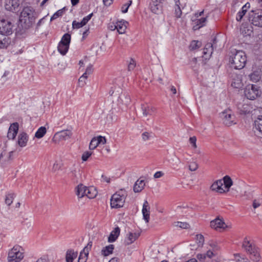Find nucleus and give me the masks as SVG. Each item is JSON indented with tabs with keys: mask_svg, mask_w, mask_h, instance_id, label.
<instances>
[{
	"mask_svg": "<svg viewBox=\"0 0 262 262\" xmlns=\"http://www.w3.org/2000/svg\"><path fill=\"white\" fill-rule=\"evenodd\" d=\"M83 25L81 23V22H78L76 20H74L72 23V27L73 29H79L82 27Z\"/></svg>",
	"mask_w": 262,
	"mask_h": 262,
	"instance_id": "52",
	"label": "nucleus"
},
{
	"mask_svg": "<svg viewBox=\"0 0 262 262\" xmlns=\"http://www.w3.org/2000/svg\"><path fill=\"white\" fill-rule=\"evenodd\" d=\"M149 134L148 132H144L142 134V138L144 141H147L149 139Z\"/></svg>",
	"mask_w": 262,
	"mask_h": 262,
	"instance_id": "59",
	"label": "nucleus"
},
{
	"mask_svg": "<svg viewBox=\"0 0 262 262\" xmlns=\"http://www.w3.org/2000/svg\"><path fill=\"white\" fill-rule=\"evenodd\" d=\"M24 257L22 248L18 245H15L9 251L8 260L9 262H20Z\"/></svg>",
	"mask_w": 262,
	"mask_h": 262,
	"instance_id": "4",
	"label": "nucleus"
},
{
	"mask_svg": "<svg viewBox=\"0 0 262 262\" xmlns=\"http://www.w3.org/2000/svg\"><path fill=\"white\" fill-rule=\"evenodd\" d=\"M126 194L125 190L121 189L114 193L111 197V206L113 208L122 207L124 204Z\"/></svg>",
	"mask_w": 262,
	"mask_h": 262,
	"instance_id": "3",
	"label": "nucleus"
},
{
	"mask_svg": "<svg viewBox=\"0 0 262 262\" xmlns=\"http://www.w3.org/2000/svg\"><path fill=\"white\" fill-rule=\"evenodd\" d=\"M120 229L118 227H116L110 233L108 237V242L112 243L115 242L120 235Z\"/></svg>",
	"mask_w": 262,
	"mask_h": 262,
	"instance_id": "24",
	"label": "nucleus"
},
{
	"mask_svg": "<svg viewBox=\"0 0 262 262\" xmlns=\"http://www.w3.org/2000/svg\"><path fill=\"white\" fill-rule=\"evenodd\" d=\"M34 10L31 7H25L23 8L19 16V21L24 25L25 28H30L34 21Z\"/></svg>",
	"mask_w": 262,
	"mask_h": 262,
	"instance_id": "2",
	"label": "nucleus"
},
{
	"mask_svg": "<svg viewBox=\"0 0 262 262\" xmlns=\"http://www.w3.org/2000/svg\"><path fill=\"white\" fill-rule=\"evenodd\" d=\"M127 24V21L121 20L116 23L114 25L115 29H116L120 34H123L125 32L126 29V24Z\"/></svg>",
	"mask_w": 262,
	"mask_h": 262,
	"instance_id": "25",
	"label": "nucleus"
},
{
	"mask_svg": "<svg viewBox=\"0 0 262 262\" xmlns=\"http://www.w3.org/2000/svg\"><path fill=\"white\" fill-rule=\"evenodd\" d=\"M110 93L111 96L118 97L121 100L123 104L125 106H128L130 102V98L129 95H125V94L120 95V90L117 88L116 90H111Z\"/></svg>",
	"mask_w": 262,
	"mask_h": 262,
	"instance_id": "9",
	"label": "nucleus"
},
{
	"mask_svg": "<svg viewBox=\"0 0 262 262\" xmlns=\"http://www.w3.org/2000/svg\"><path fill=\"white\" fill-rule=\"evenodd\" d=\"M114 249V246L113 245H110L106 246L102 250V254L106 256L113 253Z\"/></svg>",
	"mask_w": 262,
	"mask_h": 262,
	"instance_id": "37",
	"label": "nucleus"
},
{
	"mask_svg": "<svg viewBox=\"0 0 262 262\" xmlns=\"http://www.w3.org/2000/svg\"><path fill=\"white\" fill-rule=\"evenodd\" d=\"M71 39V35L69 33L64 34L60 42H62V43H64L66 45L70 46Z\"/></svg>",
	"mask_w": 262,
	"mask_h": 262,
	"instance_id": "39",
	"label": "nucleus"
},
{
	"mask_svg": "<svg viewBox=\"0 0 262 262\" xmlns=\"http://www.w3.org/2000/svg\"><path fill=\"white\" fill-rule=\"evenodd\" d=\"M88 78V76L83 74L78 79V85L80 87H83L86 84L85 80Z\"/></svg>",
	"mask_w": 262,
	"mask_h": 262,
	"instance_id": "45",
	"label": "nucleus"
},
{
	"mask_svg": "<svg viewBox=\"0 0 262 262\" xmlns=\"http://www.w3.org/2000/svg\"><path fill=\"white\" fill-rule=\"evenodd\" d=\"M132 3V1H129L128 2V3L125 4L123 5L121 8V11L122 13H126L127 12L128 9L129 7L131 5Z\"/></svg>",
	"mask_w": 262,
	"mask_h": 262,
	"instance_id": "49",
	"label": "nucleus"
},
{
	"mask_svg": "<svg viewBox=\"0 0 262 262\" xmlns=\"http://www.w3.org/2000/svg\"><path fill=\"white\" fill-rule=\"evenodd\" d=\"M242 247L248 254L258 248L254 244L248 240L247 237L244 238L242 244Z\"/></svg>",
	"mask_w": 262,
	"mask_h": 262,
	"instance_id": "13",
	"label": "nucleus"
},
{
	"mask_svg": "<svg viewBox=\"0 0 262 262\" xmlns=\"http://www.w3.org/2000/svg\"><path fill=\"white\" fill-rule=\"evenodd\" d=\"M229 61L231 67L235 69H243L246 64L247 57L245 53L242 50H235L232 52Z\"/></svg>",
	"mask_w": 262,
	"mask_h": 262,
	"instance_id": "1",
	"label": "nucleus"
},
{
	"mask_svg": "<svg viewBox=\"0 0 262 262\" xmlns=\"http://www.w3.org/2000/svg\"><path fill=\"white\" fill-rule=\"evenodd\" d=\"M19 5V0H6L5 6L7 10L13 11L16 10Z\"/></svg>",
	"mask_w": 262,
	"mask_h": 262,
	"instance_id": "12",
	"label": "nucleus"
},
{
	"mask_svg": "<svg viewBox=\"0 0 262 262\" xmlns=\"http://www.w3.org/2000/svg\"><path fill=\"white\" fill-rule=\"evenodd\" d=\"M174 226L183 229H188L190 225L186 222H177L174 223Z\"/></svg>",
	"mask_w": 262,
	"mask_h": 262,
	"instance_id": "43",
	"label": "nucleus"
},
{
	"mask_svg": "<svg viewBox=\"0 0 262 262\" xmlns=\"http://www.w3.org/2000/svg\"><path fill=\"white\" fill-rule=\"evenodd\" d=\"M13 151L7 152L4 150L0 155V164L2 166L9 163L13 159Z\"/></svg>",
	"mask_w": 262,
	"mask_h": 262,
	"instance_id": "10",
	"label": "nucleus"
},
{
	"mask_svg": "<svg viewBox=\"0 0 262 262\" xmlns=\"http://www.w3.org/2000/svg\"><path fill=\"white\" fill-rule=\"evenodd\" d=\"M149 210L150 207L147 201H145L143 205L142 210L143 219L145 221L146 223H148L149 221Z\"/></svg>",
	"mask_w": 262,
	"mask_h": 262,
	"instance_id": "21",
	"label": "nucleus"
},
{
	"mask_svg": "<svg viewBox=\"0 0 262 262\" xmlns=\"http://www.w3.org/2000/svg\"><path fill=\"white\" fill-rule=\"evenodd\" d=\"M64 9H61L58 10L55 13L51 18V21L57 18L58 17L61 16L63 15Z\"/></svg>",
	"mask_w": 262,
	"mask_h": 262,
	"instance_id": "47",
	"label": "nucleus"
},
{
	"mask_svg": "<svg viewBox=\"0 0 262 262\" xmlns=\"http://www.w3.org/2000/svg\"><path fill=\"white\" fill-rule=\"evenodd\" d=\"M106 143V138L104 137L99 136V145H104Z\"/></svg>",
	"mask_w": 262,
	"mask_h": 262,
	"instance_id": "58",
	"label": "nucleus"
},
{
	"mask_svg": "<svg viewBox=\"0 0 262 262\" xmlns=\"http://www.w3.org/2000/svg\"><path fill=\"white\" fill-rule=\"evenodd\" d=\"M206 21V18L205 17H202L200 19L194 20L193 21L194 23V25L193 27V29L194 30H197L199 29L201 27L205 25Z\"/></svg>",
	"mask_w": 262,
	"mask_h": 262,
	"instance_id": "32",
	"label": "nucleus"
},
{
	"mask_svg": "<svg viewBox=\"0 0 262 262\" xmlns=\"http://www.w3.org/2000/svg\"><path fill=\"white\" fill-rule=\"evenodd\" d=\"M197 258L200 261H203L206 258L205 254H198L196 256Z\"/></svg>",
	"mask_w": 262,
	"mask_h": 262,
	"instance_id": "61",
	"label": "nucleus"
},
{
	"mask_svg": "<svg viewBox=\"0 0 262 262\" xmlns=\"http://www.w3.org/2000/svg\"><path fill=\"white\" fill-rule=\"evenodd\" d=\"M70 46L66 45L64 43H62V42H59L58 45V50L59 53L62 55H64L66 54L68 50L69 49Z\"/></svg>",
	"mask_w": 262,
	"mask_h": 262,
	"instance_id": "33",
	"label": "nucleus"
},
{
	"mask_svg": "<svg viewBox=\"0 0 262 262\" xmlns=\"http://www.w3.org/2000/svg\"><path fill=\"white\" fill-rule=\"evenodd\" d=\"M221 117L223 119L224 124L226 126H230L236 124L235 117L230 110L222 112Z\"/></svg>",
	"mask_w": 262,
	"mask_h": 262,
	"instance_id": "8",
	"label": "nucleus"
},
{
	"mask_svg": "<svg viewBox=\"0 0 262 262\" xmlns=\"http://www.w3.org/2000/svg\"><path fill=\"white\" fill-rule=\"evenodd\" d=\"M141 108L143 112L144 116L146 117L148 115H152L156 111V108L147 104H142Z\"/></svg>",
	"mask_w": 262,
	"mask_h": 262,
	"instance_id": "22",
	"label": "nucleus"
},
{
	"mask_svg": "<svg viewBox=\"0 0 262 262\" xmlns=\"http://www.w3.org/2000/svg\"><path fill=\"white\" fill-rule=\"evenodd\" d=\"M46 132V128L44 126H41L38 129L35 133V136L37 138H41L45 135Z\"/></svg>",
	"mask_w": 262,
	"mask_h": 262,
	"instance_id": "38",
	"label": "nucleus"
},
{
	"mask_svg": "<svg viewBox=\"0 0 262 262\" xmlns=\"http://www.w3.org/2000/svg\"><path fill=\"white\" fill-rule=\"evenodd\" d=\"M196 237L199 246H202L204 242V236L202 234H197Z\"/></svg>",
	"mask_w": 262,
	"mask_h": 262,
	"instance_id": "48",
	"label": "nucleus"
},
{
	"mask_svg": "<svg viewBox=\"0 0 262 262\" xmlns=\"http://www.w3.org/2000/svg\"><path fill=\"white\" fill-rule=\"evenodd\" d=\"M245 95L250 100H254L259 96L261 91L259 87L255 84H249L245 89Z\"/></svg>",
	"mask_w": 262,
	"mask_h": 262,
	"instance_id": "6",
	"label": "nucleus"
},
{
	"mask_svg": "<svg viewBox=\"0 0 262 262\" xmlns=\"http://www.w3.org/2000/svg\"><path fill=\"white\" fill-rule=\"evenodd\" d=\"M93 241H90L86 246L84 247L83 251L80 253L78 262H86L89 254V250L92 248Z\"/></svg>",
	"mask_w": 262,
	"mask_h": 262,
	"instance_id": "11",
	"label": "nucleus"
},
{
	"mask_svg": "<svg viewBox=\"0 0 262 262\" xmlns=\"http://www.w3.org/2000/svg\"><path fill=\"white\" fill-rule=\"evenodd\" d=\"M250 79L253 81H257L259 80V76L255 74H252L250 75Z\"/></svg>",
	"mask_w": 262,
	"mask_h": 262,
	"instance_id": "60",
	"label": "nucleus"
},
{
	"mask_svg": "<svg viewBox=\"0 0 262 262\" xmlns=\"http://www.w3.org/2000/svg\"><path fill=\"white\" fill-rule=\"evenodd\" d=\"M198 168V164L195 162H191L189 165V169L191 171H194Z\"/></svg>",
	"mask_w": 262,
	"mask_h": 262,
	"instance_id": "50",
	"label": "nucleus"
},
{
	"mask_svg": "<svg viewBox=\"0 0 262 262\" xmlns=\"http://www.w3.org/2000/svg\"><path fill=\"white\" fill-rule=\"evenodd\" d=\"M72 135L70 130H65L56 133L54 137L58 138L59 140H67L71 138Z\"/></svg>",
	"mask_w": 262,
	"mask_h": 262,
	"instance_id": "16",
	"label": "nucleus"
},
{
	"mask_svg": "<svg viewBox=\"0 0 262 262\" xmlns=\"http://www.w3.org/2000/svg\"><path fill=\"white\" fill-rule=\"evenodd\" d=\"M140 233L129 232L127 234V236L125 240V244L127 245H130L140 236Z\"/></svg>",
	"mask_w": 262,
	"mask_h": 262,
	"instance_id": "23",
	"label": "nucleus"
},
{
	"mask_svg": "<svg viewBox=\"0 0 262 262\" xmlns=\"http://www.w3.org/2000/svg\"><path fill=\"white\" fill-rule=\"evenodd\" d=\"M250 8V4L249 3H246L244 6H243L241 11H239L237 14L236 20L238 21H241L243 16L245 15L248 9Z\"/></svg>",
	"mask_w": 262,
	"mask_h": 262,
	"instance_id": "26",
	"label": "nucleus"
},
{
	"mask_svg": "<svg viewBox=\"0 0 262 262\" xmlns=\"http://www.w3.org/2000/svg\"><path fill=\"white\" fill-rule=\"evenodd\" d=\"M248 19L255 26L262 27V10H251L249 13Z\"/></svg>",
	"mask_w": 262,
	"mask_h": 262,
	"instance_id": "5",
	"label": "nucleus"
},
{
	"mask_svg": "<svg viewBox=\"0 0 262 262\" xmlns=\"http://www.w3.org/2000/svg\"><path fill=\"white\" fill-rule=\"evenodd\" d=\"M102 181L106 182L107 183H110L111 179L105 175L101 176Z\"/></svg>",
	"mask_w": 262,
	"mask_h": 262,
	"instance_id": "62",
	"label": "nucleus"
},
{
	"mask_svg": "<svg viewBox=\"0 0 262 262\" xmlns=\"http://www.w3.org/2000/svg\"><path fill=\"white\" fill-rule=\"evenodd\" d=\"M93 72V68L92 65H89L86 69L85 72L83 74L85 76H89Z\"/></svg>",
	"mask_w": 262,
	"mask_h": 262,
	"instance_id": "53",
	"label": "nucleus"
},
{
	"mask_svg": "<svg viewBox=\"0 0 262 262\" xmlns=\"http://www.w3.org/2000/svg\"><path fill=\"white\" fill-rule=\"evenodd\" d=\"M164 0H155L150 4L151 11L155 14H159L162 11V2Z\"/></svg>",
	"mask_w": 262,
	"mask_h": 262,
	"instance_id": "14",
	"label": "nucleus"
},
{
	"mask_svg": "<svg viewBox=\"0 0 262 262\" xmlns=\"http://www.w3.org/2000/svg\"><path fill=\"white\" fill-rule=\"evenodd\" d=\"M18 130V124L17 122L11 125L9 127L7 137L10 139H14Z\"/></svg>",
	"mask_w": 262,
	"mask_h": 262,
	"instance_id": "17",
	"label": "nucleus"
},
{
	"mask_svg": "<svg viewBox=\"0 0 262 262\" xmlns=\"http://www.w3.org/2000/svg\"><path fill=\"white\" fill-rule=\"evenodd\" d=\"M189 142L192 144L193 148H196L197 147L196 141V138L195 136L191 137L189 138Z\"/></svg>",
	"mask_w": 262,
	"mask_h": 262,
	"instance_id": "55",
	"label": "nucleus"
},
{
	"mask_svg": "<svg viewBox=\"0 0 262 262\" xmlns=\"http://www.w3.org/2000/svg\"><path fill=\"white\" fill-rule=\"evenodd\" d=\"M77 252L70 249L67 251L66 255V262H73L77 256Z\"/></svg>",
	"mask_w": 262,
	"mask_h": 262,
	"instance_id": "27",
	"label": "nucleus"
},
{
	"mask_svg": "<svg viewBox=\"0 0 262 262\" xmlns=\"http://www.w3.org/2000/svg\"><path fill=\"white\" fill-rule=\"evenodd\" d=\"M98 194V191L96 187L90 186L88 187L86 196L89 199H94Z\"/></svg>",
	"mask_w": 262,
	"mask_h": 262,
	"instance_id": "30",
	"label": "nucleus"
},
{
	"mask_svg": "<svg viewBox=\"0 0 262 262\" xmlns=\"http://www.w3.org/2000/svg\"><path fill=\"white\" fill-rule=\"evenodd\" d=\"M223 181V183L225 185V188L227 189L226 192H228L229 188L233 184V181L231 178L228 176H225L223 179L222 181Z\"/></svg>",
	"mask_w": 262,
	"mask_h": 262,
	"instance_id": "34",
	"label": "nucleus"
},
{
	"mask_svg": "<svg viewBox=\"0 0 262 262\" xmlns=\"http://www.w3.org/2000/svg\"><path fill=\"white\" fill-rule=\"evenodd\" d=\"M201 46V43L200 41L196 40H193L191 42L190 44L189 49L191 50H193L200 48Z\"/></svg>",
	"mask_w": 262,
	"mask_h": 262,
	"instance_id": "42",
	"label": "nucleus"
},
{
	"mask_svg": "<svg viewBox=\"0 0 262 262\" xmlns=\"http://www.w3.org/2000/svg\"><path fill=\"white\" fill-rule=\"evenodd\" d=\"M175 14H176V16L178 18L180 17V16L182 14V11H181V10L180 9L179 5L176 6Z\"/></svg>",
	"mask_w": 262,
	"mask_h": 262,
	"instance_id": "56",
	"label": "nucleus"
},
{
	"mask_svg": "<svg viewBox=\"0 0 262 262\" xmlns=\"http://www.w3.org/2000/svg\"><path fill=\"white\" fill-rule=\"evenodd\" d=\"M255 129L262 134V115L259 116L254 121Z\"/></svg>",
	"mask_w": 262,
	"mask_h": 262,
	"instance_id": "35",
	"label": "nucleus"
},
{
	"mask_svg": "<svg viewBox=\"0 0 262 262\" xmlns=\"http://www.w3.org/2000/svg\"><path fill=\"white\" fill-rule=\"evenodd\" d=\"M205 50H208V55L206 57V59L209 58L212 52H213V45L212 43H208L206 45L205 47Z\"/></svg>",
	"mask_w": 262,
	"mask_h": 262,
	"instance_id": "41",
	"label": "nucleus"
},
{
	"mask_svg": "<svg viewBox=\"0 0 262 262\" xmlns=\"http://www.w3.org/2000/svg\"><path fill=\"white\" fill-rule=\"evenodd\" d=\"M210 226L211 228L215 230H217L220 228L224 229L225 227H227L224 222L219 217L210 222Z\"/></svg>",
	"mask_w": 262,
	"mask_h": 262,
	"instance_id": "18",
	"label": "nucleus"
},
{
	"mask_svg": "<svg viewBox=\"0 0 262 262\" xmlns=\"http://www.w3.org/2000/svg\"><path fill=\"white\" fill-rule=\"evenodd\" d=\"M92 152L85 151L82 155L81 158L83 161H86L88 158L92 155Z\"/></svg>",
	"mask_w": 262,
	"mask_h": 262,
	"instance_id": "51",
	"label": "nucleus"
},
{
	"mask_svg": "<svg viewBox=\"0 0 262 262\" xmlns=\"http://www.w3.org/2000/svg\"><path fill=\"white\" fill-rule=\"evenodd\" d=\"M99 148H100L99 149V152L101 153L102 156L104 155L105 151L107 154L109 153L111 150L110 146L107 145H99Z\"/></svg>",
	"mask_w": 262,
	"mask_h": 262,
	"instance_id": "44",
	"label": "nucleus"
},
{
	"mask_svg": "<svg viewBox=\"0 0 262 262\" xmlns=\"http://www.w3.org/2000/svg\"><path fill=\"white\" fill-rule=\"evenodd\" d=\"M13 27L10 21L5 19H0V34L9 35L12 33Z\"/></svg>",
	"mask_w": 262,
	"mask_h": 262,
	"instance_id": "7",
	"label": "nucleus"
},
{
	"mask_svg": "<svg viewBox=\"0 0 262 262\" xmlns=\"http://www.w3.org/2000/svg\"><path fill=\"white\" fill-rule=\"evenodd\" d=\"M136 67V62L133 59H131L128 65V69L129 71L133 70Z\"/></svg>",
	"mask_w": 262,
	"mask_h": 262,
	"instance_id": "54",
	"label": "nucleus"
},
{
	"mask_svg": "<svg viewBox=\"0 0 262 262\" xmlns=\"http://www.w3.org/2000/svg\"><path fill=\"white\" fill-rule=\"evenodd\" d=\"M14 196L15 194L14 193L8 194L6 197L5 203L8 205H10L13 202Z\"/></svg>",
	"mask_w": 262,
	"mask_h": 262,
	"instance_id": "46",
	"label": "nucleus"
},
{
	"mask_svg": "<svg viewBox=\"0 0 262 262\" xmlns=\"http://www.w3.org/2000/svg\"><path fill=\"white\" fill-rule=\"evenodd\" d=\"M36 262H49V260L48 258H45V257H41L40 258H39L37 261Z\"/></svg>",
	"mask_w": 262,
	"mask_h": 262,
	"instance_id": "64",
	"label": "nucleus"
},
{
	"mask_svg": "<svg viewBox=\"0 0 262 262\" xmlns=\"http://www.w3.org/2000/svg\"><path fill=\"white\" fill-rule=\"evenodd\" d=\"M206 257L207 256L209 258H211L213 256V253L210 250H208L206 254Z\"/></svg>",
	"mask_w": 262,
	"mask_h": 262,
	"instance_id": "63",
	"label": "nucleus"
},
{
	"mask_svg": "<svg viewBox=\"0 0 262 262\" xmlns=\"http://www.w3.org/2000/svg\"><path fill=\"white\" fill-rule=\"evenodd\" d=\"M28 141L27 135L26 133H23L18 136V143L21 147L26 145Z\"/></svg>",
	"mask_w": 262,
	"mask_h": 262,
	"instance_id": "31",
	"label": "nucleus"
},
{
	"mask_svg": "<svg viewBox=\"0 0 262 262\" xmlns=\"http://www.w3.org/2000/svg\"><path fill=\"white\" fill-rule=\"evenodd\" d=\"M88 187L82 184H79L75 188V193L79 198H82L86 195Z\"/></svg>",
	"mask_w": 262,
	"mask_h": 262,
	"instance_id": "19",
	"label": "nucleus"
},
{
	"mask_svg": "<svg viewBox=\"0 0 262 262\" xmlns=\"http://www.w3.org/2000/svg\"><path fill=\"white\" fill-rule=\"evenodd\" d=\"M9 35L0 34V49L7 48L11 43Z\"/></svg>",
	"mask_w": 262,
	"mask_h": 262,
	"instance_id": "20",
	"label": "nucleus"
},
{
	"mask_svg": "<svg viewBox=\"0 0 262 262\" xmlns=\"http://www.w3.org/2000/svg\"><path fill=\"white\" fill-rule=\"evenodd\" d=\"M164 175V173L163 172L161 171H157L156 172L154 175V178L155 179H158V178H161L162 177H163V176Z\"/></svg>",
	"mask_w": 262,
	"mask_h": 262,
	"instance_id": "57",
	"label": "nucleus"
},
{
	"mask_svg": "<svg viewBox=\"0 0 262 262\" xmlns=\"http://www.w3.org/2000/svg\"><path fill=\"white\" fill-rule=\"evenodd\" d=\"M145 183L144 180H138L134 184L133 190L135 192H139L144 188Z\"/></svg>",
	"mask_w": 262,
	"mask_h": 262,
	"instance_id": "28",
	"label": "nucleus"
},
{
	"mask_svg": "<svg viewBox=\"0 0 262 262\" xmlns=\"http://www.w3.org/2000/svg\"><path fill=\"white\" fill-rule=\"evenodd\" d=\"M98 146V137H94L89 145V148L91 150H93L95 149L97 146Z\"/></svg>",
	"mask_w": 262,
	"mask_h": 262,
	"instance_id": "40",
	"label": "nucleus"
},
{
	"mask_svg": "<svg viewBox=\"0 0 262 262\" xmlns=\"http://www.w3.org/2000/svg\"><path fill=\"white\" fill-rule=\"evenodd\" d=\"M223 183L222 180H218L215 181L210 186V189L212 191L220 193H225L226 190L222 187Z\"/></svg>",
	"mask_w": 262,
	"mask_h": 262,
	"instance_id": "15",
	"label": "nucleus"
},
{
	"mask_svg": "<svg viewBox=\"0 0 262 262\" xmlns=\"http://www.w3.org/2000/svg\"><path fill=\"white\" fill-rule=\"evenodd\" d=\"M231 85L235 88H240L242 85L241 76L236 75V78H233L232 79Z\"/></svg>",
	"mask_w": 262,
	"mask_h": 262,
	"instance_id": "36",
	"label": "nucleus"
},
{
	"mask_svg": "<svg viewBox=\"0 0 262 262\" xmlns=\"http://www.w3.org/2000/svg\"><path fill=\"white\" fill-rule=\"evenodd\" d=\"M249 258L254 262H258L261 259L258 248L250 252Z\"/></svg>",
	"mask_w": 262,
	"mask_h": 262,
	"instance_id": "29",
	"label": "nucleus"
}]
</instances>
